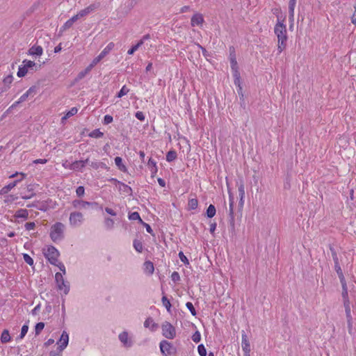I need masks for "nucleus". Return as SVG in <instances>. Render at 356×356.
Listing matches in <instances>:
<instances>
[{
	"label": "nucleus",
	"mask_w": 356,
	"mask_h": 356,
	"mask_svg": "<svg viewBox=\"0 0 356 356\" xmlns=\"http://www.w3.org/2000/svg\"><path fill=\"white\" fill-rule=\"evenodd\" d=\"M16 185H17V181H13V182L9 184L8 185H7L1 188V190L0 191V193L1 194L7 193L9 191L13 189Z\"/></svg>",
	"instance_id": "obj_26"
},
{
	"label": "nucleus",
	"mask_w": 356,
	"mask_h": 356,
	"mask_svg": "<svg viewBox=\"0 0 356 356\" xmlns=\"http://www.w3.org/2000/svg\"><path fill=\"white\" fill-rule=\"evenodd\" d=\"M55 279L58 289L63 291V292L67 294L70 290V286L65 283L63 277V274L60 273H56L55 275Z\"/></svg>",
	"instance_id": "obj_9"
},
{
	"label": "nucleus",
	"mask_w": 356,
	"mask_h": 356,
	"mask_svg": "<svg viewBox=\"0 0 356 356\" xmlns=\"http://www.w3.org/2000/svg\"><path fill=\"white\" fill-rule=\"evenodd\" d=\"M88 163V159H86L85 161H76L70 165L69 168L72 170L81 169L85 166L86 163Z\"/></svg>",
	"instance_id": "obj_18"
},
{
	"label": "nucleus",
	"mask_w": 356,
	"mask_h": 356,
	"mask_svg": "<svg viewBox=\"0 0 356 356\" xmlns=\"http://www.w3.org/2000/svg\"><path fill=\"white\" fill-rule=\"evenodd\" d=\"M188 206L190 209H195L198 206V200L196 198L190 199Z\"/></svg>",
	"instance_id": "obj_29"
},
{
	"label": "nucleus",
	"mask_w": 356,
	"mask_h": 356,
	"mask_svg": "<svg viewBox=\"0 0 356 356\" xmlns=\"http://www.w3.org/2000/svg\"><path fill=\"white\" fill-rule=\"evenodd\" d=\"M192 339L194 342L198 343L201 339L200 333L198 331L195 332L192 336Z\"/></svg>",
	"instance_id": "obj_49"
},
{
	"label": "nucleus",
	"mask_w": 356,
	"mask_h": 356,
	"mask_svg": "<svg viewBox=\"0 0 356 356\" xmlns=\"http://www.w3.org/2000/svg\"><path fill=\"white\" fill-rule=\"evenodd\" d=\"M11 339V337L10 336L9 332L8 330H4L1 335V341L2 343H7L10 341Z\"/></svg>",
	"instance_id": "obj_25"
},
{
	"label": "nucleus",
	"mask_w": 356,
	"mask_h": 356,
	"mask_svg": "<svg viewBox=\"0 0 356 356\" xmlns=\"http://www.w3.org/2000/svg\"><path fill=\"white\" fill-rule=\"evenodd\" d=\"M114 47V43L110 42L104 50L99 54V56L95 57L93 60L94 63H98L102 59H103Z\"/></svg>",
	"instance_id": "obj_12"
},
{
	"label": "nucleus",
	"mask_w": 356,
	"mask_h": 356,
	"mask_svg": "<svg viewBox=\"0 0 356 356\" xmlns=\"http://www.w3.org/2000/svg\"><path fill=\"white\" fill-rule=\"evenodd\" d=\"M145 271L148 274H152L154 270L153 263L148 261L144 263Z\"/></svg>",
	"instance_id": "obj_24"
},
{
	"label": "nucleus",
	"mask_w": 356,
	"mask_h": 356,
	"mask_svg": "<svg viewBox=\"0 0 356 356\" xmlns=\"http://www.w3.org/2000/svg\"><path fill=\"white\" fill-rule=\"evenodd\" d=\"M162 332L165 338L170 339H173L176 335L175 328L167 321L162 325Z\"/></svg>",
	"instance_id": "obj_6"
},
{
	"label": "nucleus",
	"mask_w": 356,
	"mask_h": 356,
	"mask_svg": "<svg viewBox=\"0 0 356 356\" xmlns=\"http://www.w3.org/2000/svg\"><path fill=\"white\" fill-rule=\"evenodd\" d=\"M104 223H105L106 227L108 229L113 228V227L114 225V221L111 218H106Z\"/></svg>",
	"instance_id": "obj_43"
},
{
	"label": "nucleus",
	"mask_w": 356,
	"mask_h": 356,
	"mask_svg": "<svg viewBox=\"0 0 356 356\" xmlns=\"http://www.w3.org/2000/svg\"><path fill=\"white\" fill-rule=\"evenodd\" d=\"M340 282L342 286V291L343 290H348L347 284L345 280V277L340 278Z\"/></svg>",
	"instance_id": "obj_62"
},
{
	"label": "nucleus",
	"mask_w": 356,
	"mask_h": 356,
	"mask_svg": "<svg viewBox=\"0 0 356 356\" xmlns=\"http://www.w3.org/2000/svg\"><path fill=\"white\" fill-rule=\"evenodd\" d=\"M62 351L60 350V349L58 348V350L56 351H51L49 353V356H61Z\"/></svg>",
	"instance_id": "obj_64"
},
{
	"label": "nucleus",
	"mask_w": 356,
	"mask_h": 356,
	"mask_svg": "<svg viewBox=\"0 0 356 356\" xmlns=\"http://www.w3.org/2000/svg\"><path fill=\"white\" fill-rule=\"evenodd\" d=\"M113 117L111 115H106L104 116V123L105 124H108L110 123H111L113 122Z\"/></svg>",
	"instance_id": "obj_54"
},
{
	"label": "nucleus",
	"mask_w": 356,
	"mask_h": 356,
	"mask_svg": "<svg viewBox=\"0 0 356 356\" xmlns=\"http://www.w3.org/2000/svg\"><path fill=\"white\" fill-rule=\"evenodd\" d=\"M334 268H335V270L339 276V278H342V277H344V275L342 273V270H341V268L339 266V264H335L334 265Z\"/></svg>",
	"instance_id": "obj_46"
},
{
	"label": "nucleus",
	"mask_w": 356,
	"mask_h": 356,
	"mask_svg": "<svg viewBox=\"0 0 356 356\" xmlns=\"http://www.w3.org/2000/svg\"><path fill=\"white\" fill-rule=\"evenodd\" d=\"M179 257L180 259V260L184 263L185 264H189V261H188V259H187V257L184 254V253L182 252H179Z\"/></svg>",
	"instance_id": "obj_50"
},
{
	"label": "nucleus",
	"mask_w": 356,
	"mask_h": 356,
	"mask_svg": "<svg viewBox=\"0 0 356 356\" xmlns=\"http://www.w3.org/2000/svg\"><path fill=\"white\" fill-rule=\"evenodd\" d=\"M177 158V153L175 151H170L166 155V160L169 162L174 161Z\"/></svg>",
	"instance_id": "obj_32"
},
{
	"label": "nucleus",
	"mask_w": 356,
	"mask_h": 356,
	"mask_svg": "<svg viewBox=\"0 0 356 356\" xmlns=\"http://www.w3.org/2000/svg\"><path fill=\"white\" fill-rule=\"evenodd\" d=\"M229 59L231 63V68L233 72V76L234 79V84L240 88L241 90V81H240V73L238 71V67L236 61V58L234 52V49L230 48L229 49Z\"/></svg>",
	"instance_id": "obj_2"
},
{
	"label": "nucleus",
	"mask_w": 356,
	"mask_h": 356,
	"mask_svg": "<svg viewBox=\"0 0 356 356\" xmlns=\"http://www.w3.org/2000/svg\"><path fill=\"white\" fill-rule=\"evenodd\" d=\"M216 212V208L213 204H210L207 210V216L208 218H212Z\"/></svg>",
	"instance_id": "obj_27"
},
{
	"label": "nucleus",
	"mask_w": 356,
	"mask_h": 356,
	"mask_svg": "<svg viewBox=\"0 0 356 356\" xmlns=\"http://www.w3.org/2000/svg\"><path fill=\"white\" fill-rule=\"evenodd\" d=\"M241 347L245 353V356H250V344L248 339L247 334L245 333L244 331H243L242 333V342H241Z\"/></svg>",
	"instance_id": "obj_11"
},
{
	"label": "nucleus",
	"mask_w": 356,
	"mask_h": 356,
	"mask_svg": "<svg viewBox=\"0 0 356 356\" xmlns=\"http://www.w3.org/2000/svg\"><path fill=\"white\" fill-rule=\"evenodd\" d=\"M28 72V69L23 65L22 67H19V70L17 72V76L19 77L24 76Z\"/></svg>",
	"instance_id": "obj_35"
},
{
	"label": "nucleus",
	"mask_w": 356,
	"mask_h": 356,
	"mask_svg": "<svg viewBox=\"0 0 356 356\" xmlns=\"http://www.w3.org/2000/svg\"><path fill=\"white\" fill-rule=\"evenodd\" d=\"M93 204H96V203H92L86 201H83L80 200H75L72 202V205L75 209H86L89 206H92Z\"/></svg>",
	"instance_id": "obj_15"
},
{
	"label": "nucleus",
	"mask_w": 356,
	"mask_h": 356,
	"mask_svg": "<svg viewBox=\"0 0 356 356\" xmlns=\"http://www.w3.org/2000/svg\"><path fill=\"white\" fill-rule=\"evenodd\" d=\"M83 216L78 211L72 212L70 215V224L74 227L80 226L83 222Z\"/></svg>",
	"instance_id": "obj_8"
},
{
	"label": "nucleus",
	"mask_w": 356,
	"mask_h": 356,
	"mask_svg": "<svg viewBox=\"0 0 356 356\" xmlns=\"http://www.w3.org/2000/svg\"><path fill=\"white\" fill-rule=\"evenodd\" d=\"M119 339L126 347H131L132 345V342L129 339V335L127 332L120 333L119 334Z\"/></svg>",
	"instance_id": "obj_16"
},
{
	"label": "nucleus",
	"mask_w": 356,
	"mask_h": 356,
	"mask_svg": "<svg viewBox=\"0 0 356 356\" xmlns=\"http://www.w3.org/2000/svg\"><path fill=\"white\" fill-rule=\"evenodd\" d=\"M44 254L51 264H56L60 254L54 246H48L47 249L44 250Z\"/></svg>",
	"instance_id": "obj_4"
},
{
	"label": "nucleus",
	"mask_w": 356,
	"mask_h": 356,
	"mask_svg": "<svg viewBox=\"0 0 356 356\" xmlns=\"http://www.w3.org/2000/svg\"><path fill=\"white\" fill-rule=\"evenodd\" d=\"M17 198V197L13 195H10L9 196L7 197V198L4 200L5 202H11L14 200H15Z\"/></svg>",
	"instance_id": "obj_63"
},
{
	"label": "nucleus",
	"mask_w": 356,
	"mask_h": 356,
	"mask_svg": "<svg viewBox=\"0 0 356 356\" xmlns=\"http://www.w3.org/2000/svg\"><path fill=\"white\" fill-rule=\"evenodd\" d=\"M172 281L177 282L180 280L179 274L177 272H173L171 275Z\"/></svg>",
	"instance_id": "obj_55"
},
{
	"label": "nucleus",
	"mask_w": 356,
	"mask_h": 356,
	"mask_svg": "<svg viewBox=\"0 0 356 356\" xmlns=\"http://www.w3.org/2000/svg\"><path fill=\"white\" fill-rule=\"evenodd\" d=\"M78 112V109L76 107L72 108L66 115L62 118V121L67 120V118L74 115Z\"/></svg>",
	"instance_id": "obj_28"
},
{
	"label": "nucleus",
	"mask_w": 356,
	"mask_h": 356,
	"mask_svg": "<svg viewBox=\"0 0 356 356\" xmlns=\"http://www.w3.org/2000/svg\"><path fill=\"white\" fill-rule=\"evenodd\" d=\"M29 327L26 325H24L21 330L20 338L22 339L27 333Z\"/></svg>",
	"instance_id": "obj_52"
},
{
	"label": "nucleus",
	"mask_w": 356,
	"mask_h": 356,
	"mask_svg": "<svg viewBox=\"0 0 356 356\" xmlns=\"http://www.w3.org/2000/svg\"><path fill=\"white\" fill-rule=\"evenodd\" d=\"M129 218L132 220H139L140 222H142V220L138 212H133L131 214H129Z\"/></svg>",
	"instance_id": "obj_42"
},
{
	"label": "nucleus",
	"mask_w": 356,
	"mask_h": 356,
	"mask_svg": "<svg viewBox=\"0 0 356 356\" xmlns=\"http://www.w3.org/2000/svg\"><path fill=\"white\" fill-rule=\"evenodd\" d=\"M28 216H29L28 211L26 209H19L18 211H17L15 214V217L17 218H22L26 219V218H28Z\"/></svg>",
	"instance_id": "obj_23"
},
{
	"label": "nucleus",
	"mask_w": 356,
	"mask_h": 356,
	"mask_svg": "<svg viewBox=\"0 0 356 356\" xmlns=\"http://www.w3.org/2000/svg\"><path fill=\"white\" fill-rule=\"evenodd\" d=\"M136 118L137 119H138L139 120H140V121H144L145 120V115H144L143 113L141 112V111L136 112Z\"/></svg>",
	"instance_id": "obj_58"
},
{
	"label": "nucleus",
	"mask_w": 356,
	"mask_h": 356,
	"mask_svg": "<svg viewBox=\"0 0 356 356\" xmlns=\"http://www.w3.org/2000/svg\"><path fill=\"white\" fill-rule=\"evenodd\" d=\"M148 165L149 167H152V168H154V171L155 172H157V168H156V162L152 160V159H149V161H148Z\"/></svg>",
	"instance_id": "obj_60"
},
{
	"label": "nucleus",
	"mask_w": 356,
	"mask_h": 356,
	"mask_svg": "<svg viewBox=\"0 0 356 356\" xmlns=\"http://www.w3.org/2000/svg\"><path fill=\"white\" fill-rule=\"evenodd\" d=\"M144 326L147 328H150L151 330L154 331L158 327V325L154 323L152 318H147L144 322Z\"/></svg>",
	"instance_id": "obj_21"
},
{
	"label": "nucleus",
	"mask_w": 356,
	"mask_h": 356,
	"mask_svg": "<svg viewBox=\"0 0 356 356\" xmlns=\"http://www.w3.org/2000/svg\"><path fill=\"white\" fill-rule=\"evenodd\" d=\"M90 165L92 168L96 170L99 168H105V164L101 162H92Z\"/></svg>",
	"instance_id": "obj_45"
},
{
	"label": "nucleus",
	"mask_w": 356,
	"mask_h": 356,
	"mask_svg": "<svg viewBox=\"0 0 356 356\" xmlns=\"http://www.w3.org/2000/svg\"><path fill=\"white\" fill-rule=\"evenodd\" d=\"M73 25V23L70 20L68 19L65 24L64 25L61 27L60 29V31L61 32H63V31H65L66 30L69 29L70 27H72Z\"/></svg>",
	"instance_id": "obj_39"
},
{
	"label": "nucleus",
	"mask_w": 356,
	"mask_h": 356,
	"mask_svg": "<svg viewBox=\"0 0 356 356\" xmlns=\"http://www.w3.org/2000/svg\"><path fill=\"white\" fill-rule=\"evenodd\" d=\"M87 74H88V73L85 70L83 71L80 72L78 74L76 80L79 81V80L82 79Z\"/></svg>",
	"instance_id": "obj_56"
},
{
	"label": "nucleus",
	"mask_w": 356,
	"mask_h": 356,
	"mask_svg": "<svg viewBox=\"0 0 356 356\" xmlns=\"http://www.w3.org/2000/svg\"><path fill=\"white\" fill-rule=\"evenodd\" d=\"M274 32L277 37V50L280 54L286 48L287 40L286 27L284 24L283 21L278 19L277 23L275 26Z\"/></svg>",
	"instance_id": "obj_1"
},
{
	"label": "nucleus",
	"mask_w": 356,
	"mask_h": 356,
	"mask_svg": "<svg viewBox=\"0 0 356 356\" xmlns=\"http://www.w3.org/2000/svg\"><path fill=\"white\" fill-rule=\"evenodd\" d=\"M197 350L200 356H207V350L203 344L198 346Z\"/></svg>",
	"instance_id": "obj_38"
},
{
	"label": "nucleus",
	"mask_w": 356,
	"mask_h": 356,
	"mask_svg": "<svg viewBox=\"0 0 356 356\" xmlns=\"http://www.w3.org/2000/svg\"><path fill=\"white\" fill-rule=\"evenodd\" d=\"M24 65L29 70V68H33L35 66V63L33 61L31 60H24L23 61Z\"/></svg>",
	"instance_id": "obj_44"
},
{
	"label": "nucleus",
	"mask_w": 356,
	"mask_h": 356,
	"mask_svg": "<svg viewBox=\"0 0 356 356\" xmlns=\"http://www.w3.org/2000/svg\"><path fill=\"white\" fill-rule=\"evenodd\" d=\"M104 134L99 129H95L89 134V136L92 138H99L102 137Z\"/></svg>",
	"instance_id": "obj_30"
},
{
	"label": "nucleus",
	"mask_w": 356,
	"mask_h": 356,
	"mask_svg": "<svg viewBox=\"0 0 356 356\" xmlns=\"http://www.w3.org/2000/svg\"><path fill=\"white\" fill-rule=\"evenodd\" d=\"M98 7H99L98 4H95V3L90 4L86 8L80 10L78 13V16H79L80 18L83 17L88 15V14H90V13L93 12L94 10H95Z\"/></svg>",
	"instance_id": "obj_14"
},
{
	"label": "nucleus",
	"mask_w": 356,
	"mask_h": 356,
	"mask_svg": "<svg viewBox=\"0 0 356 356\" xmlns=\"http://www.w3.org/2000/svg\"><path fill=\"white\" fill-rule=\"evenodd\" d=\"M238 193L241 199V204H243V199L245 197V188L243 183H241L240 185L238 186Z\"/></svg>",
	"instance_id": "obj_33"
},
{
	"label": "nucleus",
	"mask_w": 356,
	"mask_h": 356,
	"mask_svg": "<svg viewBox=\"0 0 356 356\" xmlns=\"http://www.w3.org/2000/svg\"><path fill=\"white\" fill-rule=\"evenodd\" d=\"M24 260L26 263H27L30 266L33 265V259L28 254H23Z\"/></svg>",
	"instance_id": "obj_40"
},
{
	"label": "nucleus",
	"mask_w": 356,
	"mask_h": 356,
	"mask_svg": "<svg viewBox=\"0 0 356 356\" xmlns=\"http://www.w3.org/2000/svg\"><path fill=\"white\" fill-rule=\"evenodd\" d=\"M65 225L61 222H56L51 227L50 237L54 242L61 241L64 238Z\"/></svg>",
	"instance_id": "obj_3"
},
{
	"label": "nucleus",
	"mask_w": 356,
	"mask_h": 356,
	"mask_svg": "<svg viewBox=\"0 0 356 356\" xmlns=\"http://www.w3.org/2000/svg\"><path fill=\"white\" fill-rule=\"evenodd\" d=\"M54 266H56L59 268V269L63 272V274H65V266L63 264H62L61 262H59L58 261V262L56 263V264H54Z\"/></svg>",
	"instance_id": "obj_59"
},
{
	"label": "nucleus",
	"mask_w": 356,
	"mask_h": 356,
	"mask_svg": "<svg viewBox=\"0 0 356 356\" xmlns=\"http://www.w3.org/2000/svg\"><path fill=\"white\" fill-rule=\"evenodd\" d=\"M84 192H85V190L83 186H79L76 190V195L79 197L83 196L84 195Z\"/></svg>",
	"instance_id": "obj_53"
},
{
	"label": "nucleus",
	"mask_w": 356,
	"mask_h": 356,
	"mask_svg": "<svg viewBox=\"0 0 356 356\" xmlns=\"http://www.w3.org/2000/svg\"><path fill=\"white\" fill-rule=\"evenodd\" d=\"M35 227V224L33 222H26L25 224V228L26 230L30 231L33 229Z\"/></svg>",
	"instance_id": "obj_51"
},
{
	"label": "nucleus",
	"mask_w": 356,
	"mask_h": 356,
	"mask_svg": "<svg viewBox=\"0 0 356 356\" xmlns=\"http://www.w3.org/2000/svg\"><path fill=\"white\" fill-rule=\"evenodd\" d=\"M13 76L12 75H8L3 79V83L7 86V87H9V85L13 82Z\"/></svg>",
	"instance_id": "obj_48"
},
{
	"label": "nucleus",
	"mask_w": 356,
	"mask_h": 356,
	"mask_svg": "<svg viewBox=\"0 0 356 356\" xmlns=\"http://www.w3.org/2000/svg\"><path fill=\"white\" fill-rule=\"evenodd\" d=\"M160 349L162 354L165 356L172 355L174 353L175 350L171 343L165 340L161 341Z\"/></svg>",
	"instance_id": "obj_10"
},
{
	"label": "nucleus",
	"mask_w": 356,
	"mask_h": 356,
	"mask_svg": "<svg viewBox=\"0 0 356 356\" xmlns=\"http://www.w3.org/2000/svg\"><path fill=\"white\" fill-rule=\"evenodd\" d=\"M343 306L345 308L346 316V319H347L348 333L350 334H353V317L351 315L350 300H346V302L343 303Z\"/></svg>",
	"instance_id": "obj_7"
},
{
	"label": "nucleus",
	"mask_w": 356,
	"mask_h": 356,
	"mask_svg": "<svg viewBox=\"0 0 356 356\" xmlns=\"http://www.w3.org/2000/svg\"><path fill=\"white\" fill-rule=\"evenodd\" d=\"M186 306L190 310V312H191V313L192 314L193 316H195L196 315L195 309V308L193 307V305L191 302H188L186 304Z\"/></svg>",
	"instance_id": "obj_47"
},
{
	"label": "nucleus",
	"mask_w": 356,
	"mask_h": 356,
	"mask_svg": "<svg viewBox=\"0 0 356 356\" xmlns=\"http://www.w3.org/2000/svg\"><path fill=\"white\" fill-rule=\"evenodd\" d=\"M330 250L332 251V254L333 260L334 261V265L339 264V259H338L336 252L332 248H330Z\"/></svg>",
	"instance_id": "obj_57"
},
{
	"label": "nucleus",
	"mask_w": 356,
	"mask_h": 356,
	"mask_svg": "<svg viewBox=\"0 0 356 356\" xmlns=\"http://www.w3.org/2000/svg\"><path fill=\"white\" fill-rule=\"evenodd\" d=\"M204 22V18L202 14L196 13L191 17V25L195 26V25L200 26Z\"/></svg>",
	"instance_id": "obj_17"
},
{
	"label": "nucleus",
	"mask_w": 356,
	"mask_h": 356,
	"mask_svg": "<svg viewBox=\"0 0 356 356\" xmlns=\"http://www.w3.org/2000/svg\"><path fill=\"white\" fill-rule=\"evenodd\" d=\"M143 40H140L139 42H138V43H137L136 45L133 46L130 49H129L127 53H128L129 55H132V54H134V53L136 50H138V49L141 45H143Z\"/></svg>",
	"instance_id": "obj_31"
},
{
	"label": "nucleus",
	"mask_w": 356,
	"mask_h": 356,
	"mask_svg": "<svg viewBox=\"0 0 356 356\" xmlns=\"http://www.w3.org/2000/svg\"><path fill=\"white\" fill-rule=\"evenodd\" d=\"M129 92V89L127 88L126 86H124L120 92L118 93L117 97L120 98L123 97L124 95H127Z\"/></svg>",
	"instance_id": "obj_36"
},
{
	"label": "nucleus",
	"mask_w": 356,
	"mask_h": 356,
	"mask_svg": "<svg viewBox=\"0 0 356 356\" xmlns=\"http://www.w3.org/2000/svg\"><path fill=\"white\" fill-rule=\"evenodd\" d=\"M42 52L43 49L40 46H33L29 50V54L30 55H35L38 56H41L42 54Z\"/></svg>",
	"instance_id": "obj_20"
},
{
	"label": "nucleus",
	"mask_w": 356,
	"mask_h": 356,
	"mask_svg": "<svg viewBox=\"0 0 356 356\" xmlns=\"http://www.w3.org/2000/svg\"><path fill=\"white\" fill-rule=\"evenodd\" d=\"M115 163L120 170L126 172L127 171V167L122 163V159L120 156L115 158Z\"/></svg>",
	"instance_id": "obj_22"
},
{
	"label": "nucleus",
	"mask_w": 356,
	"mask_h": 356,
	"mask_svg": "<svg viewBox=\"0 0 356 356\" xmlns=\"http://www.w3.org/2000/svg\"><path fill=\"white\" fill-rule=\"evenodd\" d=\"M44 323L42 322L38 323L35 325V334H39L40 332L44 329Z\"/></svg>",
	"instance_id": "obj_41"
},
{
	"label": "nucleus",
	"mask_w": 356,
	"mask_h": 356,
	"mask_svg": "<svg viewBox=\"0 0 356 356\" xmlns=\"http://www.w3.org/2000/svg\"><path fill=\"white\" fill-rule=\"evenodd\" d=\"M36 92L37 88L35 86L31 87L24 95L20 97L18 101L15 102L9 107L6 112H9L12 109L15 108L19 104L26 101L29 96L33 97L36 94Z\"/></svg>",
	"instance_id": "obj_5"
},
{
	"label": "nucleus",
	"mask_w": 356,
	"mask_h": 356,
	"mask_svg": "<svg viewBox=\"0 0 356 356\" xmlns=\"http://www.w3.org/2000/svg\"><path fill=\"white\" fill-rule=\"evenodd\" d=\"M134 247L136 249V250L138 252H141L143 251L142 243L138 240L134 241Z\"/></svg>",
	"instance_id": "obj_34"
},
{
	"label": "nucleus",
	"mask_w": 356,
	"mask_h": 356,
	"mask_svg": "<svg viewBox=\"0 0 356 356\" xmlns=\"http://www.w3.org/2000/svg\"><path fill=\"white\" fill-rule=\"evenodd\" d=\"M69 341V335L67 333V332L63 331L60 338L59 339V341L58 342L59 346L58 349H60V351H63L67 346Z\"/></svg>",
	"instance_id": "obj_13"
},
{
	"label": "nucleus",
	"mask_w": 356,
	"mask_h": 356,
	"mask_svg": "<svg viewBox=\"0 0 356 356\" xmlns=\"http://www.w3.org/2000/svg\"><path fill=\"white\" fill-rule=\"evenodd\" d=\"M342 298L343 300V303L346 302V300H349L348 290L342 291Z\"/></svg>",
	"instance_id": "obj_61"
},
{
	"label": "nucleus",
	"mask_w": 356,
	"mask_h": 356,
	"mask_svg": "<svg viewBox=\"0 0 356 356\" xmlns=\"http://www.w3.org/2000/svg\"><path fill=\"white\" fill-rule=\"evenodd\" d=\"M162 302H163V305H164V307L166 308V309L168 312H170V307H171V304H170L169 300L165 296H163Z\"/></svg>",
	"instance_id": "obj_37"
},
{
	"label": "nucleus",
	"mask_w": 356,
	"mask_h": 356,
	"mask_svg": "<svg viewBox=\"0 0 356 356\" xmlns=\"http://www.w3.org/2000/svg\"><path fill=\"white\" fill-rule=\"evenodd\" d=\"M296 0H289V21L293 22L294 20V9Z\"/></svg>",
	"instance_id": "obj_19"
}]
</instances>
